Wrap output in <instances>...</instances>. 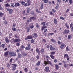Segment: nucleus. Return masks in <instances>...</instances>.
<instances>
[{"mask_svg":"<svg viewBox=\"0 0 73 73\" xmlns=\"http://www.w3.org/2000/svg\"><path fill=\"white\" fill-rule=\"evenodd\" d=\"M9 53L10 56H16V53L15 52L13 51H10Z\"/></svg>","mask_w":73,"mask_h":73,"instance_id":"nucleus-1","label":"nucleus"},{"mask_svg":"<svg viewBox=\"0 0 73 73\" xmlns=\"http://www.w3.org/2000/svg\"><path fill=\"white\" fill-rule=\"evenodd\" d=\"M27 3L25 4V7H28L30 5L31 3V1L30 0H27Z\"/></svg>","mask_w":73,"mask_h":73,"instance_id":"nucleus-2","label":"nucleus"},{"mask_svg":"<svg viewBox=\"0 0 73 73\" xmlns=\"http://www.w3.org/2000/svg\"><path fill=\"white\" fill-rule=\"evenodd\" d=\"M7 11L9 12V13L10 15H12L13 13V10L11 9H9L8 8H6Z\"/></svg>","mask_w":73,"mask_h":73,"instance_id":"nucleus-3","label":"nucleus"},{"mask_svg":"<svg viewBox=\"0 0 73 73\" xmlns=\"http://www.w3.org/2000/svg\"><path fill=\"white\" fill-rule=\"evenodd\" d=\"M33 38V36L32 35L28 36H27L25 39V40H27L29 39H32Z\"/></svg>","mask_w":73,"mask_h":73,"instance_id":"nucleus-4","label":"nucleus"},{"mask_svg":"<svg viewBox=\"0 0 73 73\" xmlns=\"http://www.w3.org/2000/svg\"><path fill=\"white\" fill-rule=\"evenodd\" d=\"M44 71H45L46 72H50V70H49V68L48 67H46L44 69Z\"/></svg>","mask_w":73,"mask_h":73,"instance_id":"nucleus-5","label":"nucleus"},{"mask_svg":"<svg viewBox=\"0 0 73 73\" xmlns=\"http://www.w3.org/2000/svg\"><path fill=\"white\" fill-rule=\"evenodd\" d=\"M70 32V31L69 30H67L66 29H65L63 32V34H68V33H69Z\"/></svg>","mask_w":73,"mask_h":73,"instance_id":"nucleus-6","label":"nucleus"},{"mask_svg":"<svg viewBox=\"0 0 73 73\" xmlns=\"http://www.w3.org/2000/svg\"><path fill=\"white\" fill-rule=\"evenodd\" d=\"M37 18L36 17H31L29 19H30V22H32V20H36V19Z\"/></svg>","mask_w":73,"mask_h":73,"instance_id":"nucleus-7","label":"nucleus"},{"mask_svg":"<svg viewBox=\"0 0 73 73\" xmlns=\"http://www.w3.org/2000/svg\"><path fill=\"white\" fill-rule=\"evenodd\" d=\"M36 52L37 53L38 55L40 56L41 54H40V51L39 48H37L36 49Z\"/></svg>","mask_w":73,"mask_h":73,"instance_id":"nucleus-8","label":"nucleus"},{"mask_svg":"<svg viewBox=\"0 0 73 73\" xmlns=\"http://www.w3.org/2000/svg\"><path fill=\"white\" fill-rule=\"evenodd\" d=\"M13 66L12 67L13 68L12 70L14 71L16 69V65L15 64H12Z\"/></svg>","mask_w":73,"mask_h":73,"instance_id":"nucleus-9","label":"nucleus"},{"mask_svg":"<svg viewBox=\"0 0 73 73\" xmlns=\"http://www.w3.org/2000/svg\"><path fill=\"white\" fill-rule=\"evenodd\" d=\"M40 52L42 54H44V49L43 48H42L40 50Z\"/></svg>","mask_w":73,"mask_h":73,"instance_id":"nucleus-10","label":"nucleus"},{"mask_svg":"<svg viewBox=\"0 0 73 73\" xmlns=\"http://www.w3.org/2000/svg\"><path fill=\"white\" fill-rule=\"evenodd\" d=\"M65 45V44L64 43H62V44L60 46L61 49H62L64 48Z\"/></svg>","mask_w":73,"mask_h":73,"instance_id":"nucleus-11","label":"nucleus"},{"mask_svg":"<svg viewBox=\"0 0 73 73\" xmlns=\"http://www.w3.org/2000/svg\"><path fill=\"white\" fill-rule=\"evenodd\" d=\"M5 41H6V44H8L9 43V39L8 37H6L5 38Z\"/></svg>","mask_w":73,"mask_h":73,"instance_id":"nucleus-12","label":"nucleus"},{"mask_svg":"<svg viewBox=\"0 0 73 73\" xmlns=\"http://www.w3.org/2000/svg\"><path fill=\"white\" fill-rule=\"evenodd\" d=\"M50 49L51 50H55V48H53L52 47V45H51L50 46Z\"/></svg>","mask_w":73,"mask_h":73,"instance_id":"nucleus-13","label":"nucleus"},{"mask_svg":"<svg viewBox=\"0 0 73 73\" xmlns=\"http://www.w3.org/2000/svg\"><path fill=\"white\" fill-rule=\"evenodd\" d=\"M44 64H51V62L50 61H48L46 62V61H44Z\"/></svg>","mask_w":73,"mask_h":73,"instance_id":"nucleus-14","label":"nucleus"},{"mask_svg":"<svg viewBox=\"0 0 73 73\" xmlns=\"http://www.w3.org/2000/svg\"><path fill=\"white\" fill-rule=\"evenodd\" d=\"M20 41H21L20 39H16L14 40V42H20Z\"/></svg>","mask_w":73,"mask_h":73,"instance_id":"nucleus-15","label":"nucleus"},{"mask_svg":"<svg viewBox=\"0 0 73 73\" xmlns=\"http://www.w3.org/2000/svg\"><path fill=\"white\" fill-rule=\"evenodd\" d=\"M27 9V12L28 13H29V12H30V11H31V9H30V7H27L26 8Z\"/></svg>","mask_w":73,"mask_h":73,"instance_id":"nucleus-16","label":"nucleus"},{"mask_svg":"<svg viewBox=\"0 0 73 73\" xmlns=\"http://www.w3.org/2000/svg\"><path fill=\"white\" fill-rule=\"evenodd\" d=\"M22 57V55H21V54L20 53H19L18 54V56L17 57L19 58H21Z\"/></svg>","mask_w":73,"mask_h":73,"instance_id":"nucleus-17","label":"nucleus"},{"mask_svg":"<svg viewBox=\"0 0 73 73\" xmlns=\"http://www.w3.org/2000/svg\"><path fill=\"white\" fill-rule=\"evenodd\" d=\"M54 23L55 24H57V21L56 19H54Z\"/></svg>","mask_w":73,"mask_h":73,"instance_id":"nucleus-18","label":"nucleus"},{"mask_svg":"<svg viewBox=\"0 0 73 73\" xmlns=\"http://www.w3.org/2000/svg\"><path fill=\"white\" fill-rule=\"evenodd\" d=\"M8 55V51H7L4 53V56L6 57V56H7Z\"/></svg>","mask_w":73,"mask_h":73,"instance_id":"nucleus-19","label":"nucleus"},{"mask_svg":"<svg viewBox=\"0 0 73 73\" xmlns=\"http://www.w3.org/2000/svg\"><path fill=\"white\" fill-rule=\"evenodd\" d=\"M64 58H69V56L67 54H64Z\"/></svg>","mask_w":73,"mask_h":73,"instance_id":"nucleus-20","label":"nucleus"},{"mask_svg":"<svg viewBox=\"0 0 73 73\" xmlns=\"http://www.w3.org/2000/svg\"><path fill=\"white\" fill-rule=\"evenodd\" d=\"M43 8H44V3H42L41 5L40 9H43Z\"/></svg>","mask_w":73,"mask_h":73,"instance_id":"nucleus-21","label":"nucleus"},{"mask_svg":"<svg viewBox=\"0 0 73 73\" xmlns=\"http://www.w3.org/2000/svg\"><path fill=\"white\" fill-rule=\"evenodd\" d=\"M15 6L16 7H17V6H20V3H15Z\"/></svg>","mask_w":73,"mask_h":73,"instance_id":"nucleus-22","label":"nucleus"},{"mask_svg":"<svg viewBox=\"0 0 73 73\" xmlns=\"http://www.w3.org/2000/svg\"><path fill=\"white\" fill-rule=\"evenodd\" d=\"M33 37H35V38H37V37H38V35H37V34L36 33H34L33 34Z\"/></svg>","mask_w":73,"mask_h":73,"instance_id":"nucleus-23","label":"nucleus"},{"mask_svg":"<svg viewBox=\"0 0 73 73\" xmlns=\"http://www.w3.org/2000/svg\"><path fill=\"white\" fill-rule=\"evenodd\" d=\"M5 7L6 8V7H11V6L8 4V3H6L5 5Z\"/></svg>","mask_w":73,"mask_h":73,"instance_id":"nucleus-24","label":"nucleus"},{"mask_svg":"<svg viewBox=\"0 0 73 73\" xmlns=\"http://www.w3.org/2000/svg\"><path fill=\"white\" fill-rule=\"evenodd\" d=\"M22 55L23 56H24L25 57L27 56V54L25 52H23L22 53Z\"/></svg>","mask_w":73,"mask_h":73,"instance_id":"nucleus-25","label":"nucleus"},{"mask_svg":"<svg viewBox=\"0 0 73 73\" xmlns=\"http://www.w3.org/2000/svg\"><path fill=\"white\" fill-rule=\"evenodd\" d=\"M72 35H69L68 36V40H70V39L72 38Z\"/></svg>","mask_w":73,"mask_h":73,"instance_id":"nucleus-26","label":"nucleus"},{"mask_svg":"<svg viewBox=\"0 0 73 73\" xmlns=\"http://www.w3.org/2000/svg\"><path fill=\"white\" fill-rule=\"evenodd\" d=\"M35 11L36 12H37L38 13H41V12L38 11V9H35Z\"/></svg>","mask_w":73,"mask_h":73,"instance_id":"nucleus-27","label":"nucleus"},{"mask_svg":"<svg viewBox=\"0 0 73 73\" xmlns=\"http://www.w3.org/2000/svg\"><path fill=\"white\" fill-rule=\"evenodd\" d=\"M21 3L22 5H24V6H25V2L23 1H21Z\"/></svg>","mask_w":73,"mask_h":73,"instance_id":"nucleus-28","label":"nucleus"},{"mask_svg":"<svg viewBox=\"0 0 73 73\" xmlns=\"http://www.w3.org/2000/svg\"><path fill=\"white\" fill-rule=\"evenodd\" d=\"M65 25L66 27L67 28V29H69V25H68L67 23H66L65 24Z\"/></svg>","mask_w":73,"mask_h":73,"instance_id":"nucleus-29","label":"nucleus"},{"mask_svg":"<svg viewBox=\"0 0 73 73\" xmlns=\"http://www.w3.org/2000/svg\"><path fill=\"white\" fill-rule=\"evenodd\" d=\"M4 15V13H0V17L1 18L3 17V16Z\"/></svg>","mask_w":73,"mask_h":73,"instance_id":"nucleus-30","label":"nucleus"},{"mask_svg":"<svg viewBox=\"0 0 73 73\" xmlns=\"http://www.w3.org/2000/svg\"><path fill=\"white\" fill-rule=\"evenodd\" d=\"M4 10V8L1 7V5L0 4V11H3Z\"/></svg>","mask_w":73,"mask_h":73,"instance_id":"nucleus-31","label":"nucleus"},{"mask_svg":"<svg viewBox=\"0 0 73 73\" xmlns=\"http://www.w3.org/2000/svg\"><path fill=\"white\" fill-rule=\"evenodd\" d=\"M36 28H40V26L38 25V24L37 23H36Z\"/></svg>","mask_w":73,"mask_h":73,"instance_id":"nucleus-32","label":"nucleus"},{"mask_svg":"<svg viewBox=\"0 0 73 73\" xmlns=\"http://www.w3.org/2000/svg\"><path fill=\"white\" fill-rule=\"evenodd\" d=\"M50 56L52 59H54V57L52 55H50Z\"/></svg>","mask_w":73,"mask_h":73,"instance_id":"nucleus-33","label":"nucleus"},{"mask_svg":"<svg viewBox=\"0 0 73 73\" xmlns=\"http://www.w3.org/2000/svg\"><path fill=\"white\" fill-rule=\"evenodd\" d=\"M51 41H52V42H56V41L53 38H52L51 39Z\"/></svg>","mask_w":73,"mask_h":73,"instance_id":"nucleus-34","label":"nucleus"},{"mask_svg":"<svg viewBox=\"0 0 73 73\" xmlns=\"http://www.w3.org/2000/svg\"><path fill=\"white\" fill-rule=\"evenodd\" d=\"M55 65L56 70H58V66L57 64H56Z\"/></svg>","mask_w":73,"mask_h":73,"instance_id":"nucleus-35","label":"nucleus"},{"mask_svg":"<svg viewBox=\"0 0 73 73\" xmlns=\"http://www.w3.org/2000/svg\"><path fill=\"white\" fill-rule=\"evenodd\" d=\"M30 14H31V15H34V14H35L34 11H32L31 12Z\"/></svg>","mask_w":73,"mask_h":73,"instance_id":"nucleus-36","label":"nucleus"},{"mask_svg":"<svg viewBox=\"0 0 73 73\" xmlns=\"http://www.w3.org/2000/svg\"><path fill=\"white\" fill-rule=\"evenodd\" d=\"M66 51H69V50H70L69 49V46H67L66 48Z\"/></svg>","mask_w":73,"mask_h":73,"instance_id":"nucleus-37","label":"nucleus"},{"mask_svg":"<svg viewBox=\"0 0 73 73\" xmlns=\"http://www.w3.org/2000/svg\"><path fill=\"white\" fill-rule=\"evenodd\" d=\"M12 29L13 31H16V28H15V27H12Z\"/></svg>","mask_w":73,"mask_h":73,"instance_id":"nucleus-38","label":"nucleus"},{"mask_svg":"<svg viewBox=\"0 0 73 73\" xmlns=\"http://www.w3.org/2000/svg\"><path fill=\"white\" fill-rule=\"evenodd\" d=\"M11 5L12 7H15V4L13 3H11Z\"/></svg>","mask_w":73,"mask_h":73,"instance_id":"nucleus-39","label":"nucleus"},{"mask_svg":"<svg viewBox=\"0 0 73 73\" xmlns=\"http://www.w3.org/2000/svg\"><path fill=\"white\" fill-rule=\"evenodd\" d=\"M56 5V6L55 7V9H58V6H59V5L58 4H57Z\"/></svg>","mask_w":73,"mask_h":73,"instance_id":"nucleus-40","label":"nucleus"},{"mask_svg":"<svg viewBox=\"0 0 73 73\" xmlns=\"http://www.w3.org/2000/svg\"><path fill=\"white\" fill-rule=\"evenodd\" d=\"M60 19H61V20H65V18L62 17H60Z\"/></svg>","mask_w":73,"mask_h":73,"instance_id":"nucleus-41","label":"nucleus"},{"mask_svg":"<svg viewBox=\"0 0 73 73\" xmlns=\"http://www.w3.org/2000/svg\"><path fill=\"white\" fill-rule=\"evenodd\" d=\"M20 48L21 49H24V48H25V46L23 45H22L21 46Z\"/></svg>","mask_w":73,"mask_h":73,"instance_id":"nucleus-42","label":"nucleus"},{"mask_svg":"<svg viewBox=\"0 0 73 73\" xmlns=\"http://www.w3.org/2000/svg\"><path fill=\"white\" fill-rule=\"evenodd\" d=\"M27 46H28V48L29 49H30L31 48V44H29L27 45Z\"/></svg>","mask_w":73,"mask_h":73,"instance_id":"nucleus-43","label":"nucleus"},{"mask_svg":"<svg viewBox=\"0 0 73 73\" xmlns=\"http://www.w3.org/2000/svg\"><path fill=\"white\" fill-rule=\"evenodd\" d=\"M24 70L25 72H28V68H25L24 69Z\"/></svg>","mask_w":73,"mask_h":73,"instance_id":"nucleus-44","label":"nucleus"},{"mask_svg":"<svg viewBox=\"0 0 73 73\" xmlns=\"http://www.w3.org/2000/svg\"><path fill=\"white\" fill-rule=\"evenodd\" d=\"M69 3H70V4H73V1L72 0H69Z\"/></svg>","mask_w":73,"mask_h":73,"instance_id":"nucleus-45","label":"nucleus"},{"mask_svg":"<svg viewBox=\"0 0 73 73\" xmlns=\"http://www.w3.org/2000/svg\"><path fill=\"white\" fill-rule=\"evenodd\" d=\"M50 15H54V13H53L52 11L50 12Z\"/></svg>","mask_w":73,"mask_h":73,"instance_id":"nucleus-46","label":"nucleus"},{"mask_svg":"<svg viewBox=\"0 0 73 73\" xmlns=\"http://www.w3.org/2000/svg\"><path fill=\"white\" fill-rule=\"evenodd\" d=\"M73 25V23H71L70 25V28H71L72 27Z\"/></svg>","mask_w":73,"mask_h":73,"instance_id":"nucleus-47","label":"nucleus"},{"mask_svg":"<svg viewBox=\"0 0 73 73\" xmlns=\"http://www.w3.org/2000/svg\"><path fill=\"white\" fill-rule=\"evenodd\" d=\"M48 0H43V2L44 3H48Z\"/></svg>","mask_w":73,"mask_h":73,"instance_id":"nucleus-48","label":"nucleus"},{"mask_svg":"<svg viewBox=\"0 0 73 73\" xmlns=\"http://www.w3.org/2000/svg\"><path fill=\"white\" fill-rule=\"evenodd\" d=\"M42 25L43 26H45L46 25L45 24V22H43L42 23Z\"/></svg>","mask_w":73,"mask_h":73,"instance_id":"nucleus-49","label":"nucleus"},{"mask_svg":"<svg viewBox=\"0 0 73 73\" xmlns=\"http://www.w3.org/2000/svg\"><path fill=\"white\" fill-rule=\"evenodd\" d=\"M27 32H29V30H30V29L29 28V27H27Z\"/></svg>","mask_w":73,"mask_h":73,"instance_id":"nucleus-50","label":"nucleus"},{"mask_svg":"<svg viewBox=\"0 0 73 73\" xmlns=\"http://www.w3.org/2000/svg\"><path fill=\"white\" fill-rule=\"evenodd\" d=\"M4 24L5 25H7V21H4Z\"/></svg>","mask_w":73,"mask_h":73,"instance_id":"nucleus-51","label":"nucleus"},{"mask_svg":"<svg viewBox=\"0 0 73 73\" xmlns=\"http://www.w3.org/2000/svg\"><path fill=\"white\" fill-rule=\"evenodd\" d=\"M34 27V26L33 25H32V26H30V28L31 29H33Z\"/></svg>","mask_w":73,"mask_h":73,"instance_id":"nucleus-52","label":"nucleus"},{"mask_svg":"<svg viewBox=\"0 0 73 73\" xmlns=\"http://www.w3.org/2000/svg\"><path fill=\"white\" fill-rule=\"evenodd\" d=\"M52 11L53 13H55L56 12V10L54 9H52Z\"/></svg>","mask_w":73,"mask_h":73,"instance_id":"nucleus-53","label":"nucleus"},{"mask_svg":"<svg viewBox=\"0 0 73 73\" xmlns=\"http://www.w3.org/2000/svg\"><path fill=\"white\" fill-rule=\"evenodd\" d=\"M31 43H33V42H35V41H34L33 39H32L31 40Z\"/></svg>","mask_w":73,"mask_h":73,"instance_id":"nucleus-54","label":"nucleus"},{"mask_svg":"<svg viewBox=\"0 0 73 73\" xmlns=\"http://www.w3.org/2000/svg\"><path fill=\"white\" fill-rule=\"evenodd\" d=\"M51 54H52V55H54V54H55V52H51Z\"/></svg>","mask_w":73,"mask_h":73,"instance_id":"nucleus-55","label":"nucleus"},{"mask_svg":"<svg viewBox=\"0 0 73 73\" xmlns=\"http://www.w3.org/2000/svg\"><path fill=\"white\" fill-rule=\"evenodd\" d=\"M48 30L47 29H45L44 30V32H47Z\"/></svg>","mask_w":73,"mask_h":73,"instance_id":"nucleus-56","label":"nucleus"},{"mask_svg":"<svg viewBox=\"0 0 73 73\" xmlns=\"http://www.w3.org/2000/svg\"><path fill=\"white\" fill-rule=\"evenodd\" d=\"M57 61H58L56 59L54 60V62H55V63L57 62Z\"/></svg>","mask_w":73,"mask_h":73,"instance_id":"nucleus-57","label":"nucleus"},{"mask_svg":"<svg viewBox=\"0 0 73 73\" xmlns=\"http://www.w3.org/2000/svg\"><path fill=\"white\" fill-rule=\"evenodd\" d=\"M69 11H70V9H67L66 11V13H68Z\"/></svg>","mask_w":73,"mask_h":73,"instance_id":"nucleus-58","label":"nucleus"},{"mask_svg":"<svg viewBox=\"0 0 73 73\" xmlns=\"http://www.w3.org/2000/svg\"><path fill=\"white\" fill-rule=\"evenodd\" d=\"M16 45L17 46H20V44L19 43H16Z\"/></svg>","mask_w":73,"mask_h":73,"instance_id":"nucleus-59","label":"nucleus"},{"mask_svg":"<svg viewBox=\"0 0 73 73\" xmlns=\"http://www.w3.org/2000/svg\"><path fill=\"white\" fill-rule=\"evenodd\" d=\"M45 29V28H44V27L43 26L42 27L41 30L42 31H44V29Z\"/></svg>","mask_w":73,"mask_h":73,"instance_id":"nucleus-60","label":"nucleus"},{"mask_svg":"<svg viewBox=\"0 0 73 73\" xmlns=\"http://www.w3.org/2000/svg\"><path fill=\"white\" fill-rule=\"evenodd\" d=\"M27 22L28 23H29V22H30V19H28L27 20Z\"/></svg>","mask_w":73,"mask_h":73,"instance_id":"nucleus-61","label":"nucleus"},{"mask_svg":"<svg viewBox=\"0 0 73 73\" xmlns=\"http://www.w3.org/2000/svg\"><path fill=\"white\" fill-rule=\"evenodd\" d=\"M40 63H41L40 61H38V62L36 63V64H40Z\"/></svg>","mask_w":73,"mask_h":73,"instance_id":"nucleus-62","label":"nucleus"},{"mask_svg":"<svg viewBox=\"0 0 73 73\" xmlns=\"http://www.w3.org/2000/svg\"><path fill=\"white\" fill-rule=\"evenodd\" d=\"M36 58H37V59H39V56H38V55H37V56H36Z\"/></svg>","mask_w":73,"mask_h":73,"instance_id":"nucleus-63","label":"nucleus"},{"mask_svg":"<svg viewBox=\"0 0 73 73\" xmlns=\"http://www.w3.org/2000/svg\"><path fill=\"white\" fill-rule=\"evenodd\" d=\"M1 46L2 47H4L5 46V44H3L1 45Z\"/></svg>","mask_w":73,"mask_h":73,"instance_id":"nucleus-64","label":"nucleus"}]
</instances>
